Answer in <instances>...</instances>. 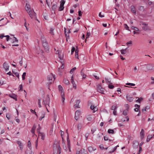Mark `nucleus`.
I'll use <instances>...</instances> for the list:
<instances>
[{"label": "nucleus", "mask_w": 154, "mask_h": 154, "mask_svg": "<svg viewBox=\"0 0 154 154\" xmlns=\"http://www.w3.org/2000/svg\"><path fill=\"white\" fill-rule=\"evenodd\" d=\"M58 150H59V154H60L61 153V148L60 147V145H59L58 146Z\"/></svg>", "instance_id": "obj_57"}, {"label": "nucleus", "mask_w": 154, "mask_h": 154, "mask_svg": "<svg viewBox=\"0 0 154 154\" xmlns=\"http://www.w3.org/2000/svg\"><path fill=\"white\" fill-rule=\"evenodd\" d=\"M40 101H41V99H38V104L39 107H41Z\"/></svg>", "instance_id": "obj_59"}, {"label": "nucleus", "mask_w": 154, "mask_h": 154, "mask_svg": "<svg viewBox=\"0 0 154 154\" xmlns=\"http://www.w3.org/2000/svg\"><path fill=\"white\" fill-rule=\"evenodd\" d=\"M41 127L40 126V125H38V128L37 129V132H38L39 133L40 132V129H41Z\"/></svg>", "instance_id": "obj_48"}, {"label": "nucleus", "mask_w": 154, "mask_h": 154, "mask_svg": "<svg viewBox=\"0 0 154 154\" xmlns=\"http://www.w3.org/2000/svg\"><path fill=\"white\" fill-rule=\"evenodd\" d=\"M63 82L67 85H68L69 84V81L66 79H64L63 80Z\"/></svg>", "instance_id": "obj_31"}, {"label": "nucleus", "mask_w": 154, "mask_h": 154, "mask_svg": "<svg viewBox=\"0 0 154 154\" xmlns=\"http://www.w3.org/2000/svg\"><path fill=\"white\" fill-rule=\"evenodd\" d=\"M117 148V146L115 147L113 149V150L111 151H109V153H110L113 152H114L115 151V150H116Z\"/></svg>", "instance_id": "obj_55"}, {"label": "nucleus", "mask_w": 154, "mask_h": 154, "mask_svg": "<svg viewBox=\"0 0 154 154\" xmlns=\"http://www.w3.org/2000/svg\"><path fill=\"white\" fill-rule=\"evenodd\" d=\"M31 143L30 142V141L29 140L28 141V143H27V146L30 149H31Z\"/></svg>", "instance_id": "obj_34"}, {"label": "nucleus", "mask_w": 154, "mask_h": 154, "mask_svg": "<svg viewBox=\"0 0 154 154\" xmlns=\"http://www.w3.org/2000/svg\"><path fill=\"white\" fill-rule=\"evenodd\" d=\"M66 29L65 28H64V32H65V35H66V37L67 38V37H69V35L68 34H66Z\"/></svg>", "instance_id": "obj_60"}, {"label": "nucleus", "mask_w": 154, "mask_h": 154, "mask_svg": "<svg viewBox=\"0 0 154 154\" xmlns=\"http://www.w3.org/2000/svg\"><path fill=\"white\" fill-rule=\"evenodd\" d=\"M131 28L132 29H134L135 31H140L138 28H137V27H135L132 26L131 27Z\"/></svg>", "instance_id": "obj_35"}, {"label": "nucleus", "mask_w": 154, "mask_h": 154, "mask_svg": "<svg viewBox=\"0 0 154 154\" xmlns=\"http://www.w3.org/2000/svg\"><path fill=\"white\" fill-rule=\"evenodd\" d=\"M82 127V125L81 124H78L77 126V128L78 130L80 129Z\"/></svg>", "instance_id": "obj_46"}, {"label": "nucleus", "mask_w": 154, "mask_h": 154, "mask_svg": "<svg viewBox=\"0 0 154 154\" xmlns=\"http://www.w3.org/2000/svg\"><path fill=\"white\" fill-rule=\"evenodd\" d=\"M147 137L148 138V139H151L153 137V136H152V135H148L147 136Z\"/></svg>", "instance_id": "obj_64"}, {"label": "nucleus", "mask_w": 154, "mask_h": 154, "mask_svg": "<svg viewBox=\"0 0 154 154\" xmlns=\"http://www.w3.org/2000/svg\"><path fill=\"white\" fill-rule=\"evenodd\" d=\"M50 99L49 98V95L48 94L46 96V97L45 100H44L43 101V102L44 104L46 106V105H48L49 106V104L50 103Z\"/></svg>", "instance_id": "obj_2"}, {"label": "nucleus", "mask_w": 154, "mask_h": 154, "mask_svg": "<svg viewBox=\"0 0 154 154\" xmlns=\"http://www.w3.org/2000/svg\"><path fill=\"white\" fill-rule=\"evenodd\" d=\"M144 130L143 129H142L141 131L140 132V137L142 139H143V138L144 136Z\"/></svg>", "instance_id": "obj_15"}, {"label": "nucleus", "mask_w": 154, "mask_h": 154, "mask_svg": "<svg viewBox=\"0 0 154 154\" xmlns=\"http://www.w3.org/2000/svg\"><path fill=\"white\" fill-rule=\"evenodd\" d=\"M17 143L20 149L21 150H22L23 148V145L22 142L20 141H17Z\"/></svg>", "instance_id": "obj_7"}, {"label": "nucleus", "mask_w": 154, "mask_h": 154, "mask_svg": "<svg viewBox=\"0 0 154 154\" xmlns=\"http://www.w3.org/2000/svg\"><path fill=\"white\" fill-rule=\"evenodd\" d=\"M3 66L6 71H7L9 69V66L7 63L5 62L3 64Z\"/></svg>", "instance_id": "obj_8"}, {"label": "nucleus", "mask_w": 154, "mask_h": 154, "mask_svg": "<svg viewBox=\"0 0 154 154\" xmlns=\"http://www.w3.org/2000/svg\"><path fill=\"white\" fill-rule=\"evenodd\" d=\"M38 136H40L41 137V139L44 140L45 138V135L44 133H39Z\"/></svg>", "instance_id": "obj_17"}, {"label": "nucleus", "mask_w": 154, "mask_h": 154, "mask_svg": "<svg viewBox=\"0 0 154 154\" xmlns=\"http://www.w3.org/2000/svg\"><path fill=\"white\" fill-rule=\"evenodd\" d=\"M75 58H77L78 59H79V56H78V52L79 51L78 49H76L75 51Z\"/></svg>", "instance_id": "obj_22"}, {"label": "nucleus", "mask_w": 154, "mask_h": 154, "mask_svg": "<svg viewBox=\"0 0 154 154\" xmlns=\"http://www.w3.org/2000/svg\"><path fill=\"white\" fill-rule=\"evenodd\" d=\"M4 20V18H2L0 20V26H4L6 24V23L4 22L3 20Z\"/></svg>", "instance_id": "obj_16"}, {"label": "nucleus", "mask_w": 154, "mask_h": 154, "mask_svg": "<svg viewBox=\"0 0 154 154\" xmlns=\"http://www.w3.org/2000/svg\"><path fill=\"white\" fill-rule=\"evenodd\" d=\"M126 49L127 48L124 49H122L120 51L121 53L122 54H124L126 53Z\"/></svg>", "instance_id": "obj_29"}, {"label": "nucleus", "mask_w": 154, "mask_h": 154, "mask_svg": "<svg viewBox=\"0 0 154 154\" xmlns=\"http://www.w3.org/2000/svg\"><path fill=\"white\" fill-rule=\"evenodd\" d=\"M29 24H26V22L25 23L24 25L26 27V29L27 31H28V28H27V26L29 25Z\"/></svg>", "instance_id": "obj_50"}, {"label": "nucleus", "mask_w": 154, "mask_h": 154, "mask_svg": "<svg viewBox=\"0 0 154 154\" xmlns=\"http://www.w3.org/2000/svg\"><path fill=\"white\" fill-rule=\"evenodd\" d=\"M117 107H118L116 105L112 106L111 107V109L112 110H116Z\"/></svg>", "instance_id": "obj_32"}, {"label": "nucleus", "mask_w": 154, "mask_h": 154, "mask_svg": "<svg viewBox=\"0 0 154 154\" xmlns=\"http://www.w3.org/2000/svg\"><path fill=\"white\" fill-rule=\"evenodd\" d=\"M57 7V5H56V4L53 5L52 7V10L54 11L56 9Z\"/></svg>", "instance_id": "obj_26"}, {"label": "nucleus", "mask_w": 154, "mask_h": 154, "mask_svg": "<svg viewBox=\"0 0 154 154\" xmlns=\"http://www.w3.org/2000/svg\"><path fill=\"white\" fill-rule=\"evenodd\" d=\"M75 51V48L74 47H72V49H71V54H73V52H74V51Z\"/></svg>", "instance_id": "obj_47"}, {"label": "nucleus", "mask_w": 154, "mask_h": 154, "mask_svg": "<svg viewBox=\"0 0 154 154\" xmlns=\"http://www.w3.org/2000/svg\"><path fill=\"white\" fill-rule=\"evenodd\" d=\"M80 102V100H77L76 101L75 104L74 105V107L75 108H79V104Z\"/></svg>", "instance_id": "obj_5"}, {"label": "nucleus", "mask_w": 154, "mask_h": 154, "mask_svg": "<svg viewBox=\"0 0 154 154\" xmlns=\"http://www.w3.org/2000/svg\"><path fill=\"white\" fill-rule=\"evenodd\" d=\"M100 90H101V91H98V92L101 93L103 94L104 92V89L103 88H100Z\"/></svg>", "instance_id": "obj_51"}, {"label": "nucleus", "mask_w": 154, "mask_h": 154, "mask_svg": "<svg viewBox=\"0 0 154 154\" xmlns=\"http://www.w3.org/2000/svg\"><path fill=\"white\" fill-rule=\"evenodd\" d=\"M36 125H34L32 127V128L31 130V132L32 133V134H34V133H35V130L36 129Z\"/></svg>", "instance_id": "obj_18"}, {"label": "nucleus", "mask_w": 154, "mask_h": 154, "mask_svg": "<svg viewBox=\"0 0 154 154\" xmlns=\"http://www.w3.org/2000/svg\"><path fill=\"white\" fill-rule=\"evenodd\" d=\"M42 44L45 50L47 52H48L49 51V48L48 43L47 42L43 43Z\"/></svg>", "instance_id": "obj_3"}, {"label": "nucleus", "mask_w": 154, "mask_h": 154, "mask_svg": "<svg viewBox=\"0 0 154 154\" xmlns=\"http://www.w3.org/2000/svg\"><path fill=\"white\" fill-rule=\"evenodd\" d=\"M41 39L42 41V44L43 43L47 42L44 36H42L41 37Z\"/></svg>", "instance_id": "obj_23"}, {"label": "nucleus", "mask_w": 154, "mask_h": 154, "mask_svg": "<svg viewBox=\"0 0 154 154\" xmlns=\"http://www.w3.org/2000/svg\"><path fill=\"white\" fill-rule=\"evenodd\" d=\"M126 85H127L131 86H135V84L131 83H127L126 84Z\"/></svg>", "instance_id": "obj_45"}, {"label": "nucleus", "mask_w": 154, "mask_h": 154, "mask_svg": "<svg viewBox=\"0 0 154 154\" xmlns=\"http://www.w3.org/2000/svg\"><path fill=\"white\" fill-rule=\"evenodd\" d=\"M105 81L107 83H109L110 84H112V83L111 82V80L108 79L107 78H105Z\"/></svg>", "instance_id": "obj_30"}, {"label": "nucleus", "mask_w": 154, "mask_h": 154, "mask_svg": "<svg viewBox=\"0 0 154 154\" xmlns=\"http://www.w3.org/2000/svg\"><path fill=\"white\" fill-rule=\"evenodd\" d=\"M13 73L15 75L17 76L18 79H19V74L17 72H15L13 71H12Z\"/></svg>", "instance_id": "obj_38"}, {"label": "nucleus", "mask_w": 154, "mask_h": 154, "mask_svg": "<svg viewBox=\"0 0 154 154\" xmlns=\"http://www.w3.org/2000/svg\"><path fill=\"white\" fill-rule=\"evenodd\" d=\"M80 114L81 112L79 110H78L76 111L75 117V119L76 120H77L79 119L80 116Z\"/></svg>", "instance_id": "obj_4"}, {"label": "nucleus", "mask_w": 154, "mask_h": 154, "mask_svg": "<svg viewBox=\"0 0 154 154\" xmlns=\"http://www.w3.org/2000/svg\"><path fill=\"white\" fill-rule=\"evenodd\" d=\"M9 36L8 35H4L3 34H1L0 35V38L2 39L4 37H6V40L7 41H8L10 38Z\"/></svg>", "instance_id": "obj_13"}, {"label": "nucleus", "mask_w": 154, "mask_h": 154, "mask_svg": "<svg viewBox=\"0 0 154 154\" xmlns=\"http://www.w3.org/2000/svg\"><path fill=\"white\" fill-rule=\"evenodd\" d=\"M53 78V75L52 73H51V74H50L48 76L47 79L49 81L52 80Z\"/></svg>", "instance_id": "obj_20"}, {"label": "nucleus", "mask_w": 154, "mask_h": 154, "mask_svg": "<svg viewBox=\"0 0 154 154\" xmlns=\"http://www.w3.org/2000/svg\"><path fill=\"white\" fill-rule=\"evenodd\" d=\"M138 8L139 11H143L144 10V7L143 6H138Z\"/></svg>", "instance_id": "obj_28"}, {"label": "nucleus", "mask_w": 154, "mask_h": 154, "mask_svg": "<svg viewBox=\"0 0 154 154\" xmlns=\"http://www.w3.org/2000/svg\"><path fill=\"white\" fill-rule=\"evenodd\" d=\"M67 146L68 147V148H69V147H70V141H69L67 140Z\"/></svg>", "instance_id": "obj_58"}, {"label": "nucleus", "mask_w": 154, "mask_h": 154, "mask_svg": "<svg viewBox=\"0 0 154 154\" xmlns=\"http://www.w3.org/2000/svg\"><path fill=\"white\" fill-rule=\"evenodd\" d=\"M125 28L127 30L130 31V30L129 29V27L127 24H124Z\"/></svg>", "instance_id": "obj_43"}, {"label": "nucleus", "mask_w": 154, "mask_h": 154, "mask_svg": "<svg viewBox=\"0 0 154 154\" xmlns=\"http://www.w3.org/2000/svg\"><path fill=\"white\" fill-rule=\"evenodd\" d=\"M128 110H125L123 111V114L125 116H126L127 114Z\"/></svg>", "instance_id": "obj_36"}, {"label": "nucleus", "mask_w": 154, "mask_h": 154, "mask_svg": "<svg viewBox=\"0 0 154 154\" xmlns=\"http://www.w3.org/2000/svg\"><path fill=\"white\" fill-rule=\"evenodd\" d=\"M25 9L31 18L35 19L36 18V13L33 9H31L30 5L27 3L26 4Z\"/></svg>", "instance_id": "obj_1"}, {"label": "nucleus", "mask_w": 154, "mask_h": 154, "mask_svg": "<svg viewBox=\"0 0 154 154\" xmlns=\"http://www.w3.org/2000/svg\"><path fill=\"white\" fill-rule=\"evenodd\" d=\"M90 35H91V33L90 32H87V34L86 35V38L85 40V42H86L87 39L89 38V37Z\"/></svg>", "instance_id": "obj_25"}, {"label": "nucleus", "mask_w": 154, "mask_h": 154, "mask_svg": "<svg viewBox=\"0 0 154 154\" xmlns=\"http://www.w3.org/2000/svg\"><path fill=\"white\" fill-rule=\"evenodd\" d=\"M19 91H23V85L22 84L20 85L19 86Z\"/></svg>", "instance_id": "obj_49"}, {"label": "nucleus", "mask_w": 154, "mask_h": 154, "mask_svg": "<svg viewBox=\"0 0 154 154\" xmlns=\"http://www.w3.org/2000/svg\"><path fill=\"white\" fill-rule=\"evenodd\" d=\"M113 113L114 115H117L116 110H113Z\"/></svg>", "instance_id": "obj_63"}, {"label": "nucleus", "mask_w": 154, "mask_h": 154, "mask_svg": "<svg viewBox=\"0 0 154 154\" xmlns=\"http://www.w3.org/2000/svg\"><path fill=\"white\" fill-rule=\"evenodd\" d=\"M58 88L60 94H62V93H64L63 91V88L61 85H59L58 86Z\"/></svg>", "instance_id": "obj_10"}, {"label": "nucleus", "mask_w": 154, "mask_h": 154, "mask_svg": "<svg viewBox=\"0 0 154 154\" xmlns=\"http://www.w3.org/2000/svg\"><path fill=\"white\" fill-rule=\"evenodd\" d=\"M92 118L91 117V116L90 115L88 116L87 117V119L88 121H91L92 120Z\"/></svg>", "instance_id": "obj_33"}, {"label": "nucleus", "mask_w": 154, "mask_h": 154, "mask_svg": "<svg viewBox=\"0 0 154 154\" xmlns=\"http://www.w3.org/2000/svg\"><path fill=\"white\" fill-rule=\"evenodd\" d=\"M82 13L81 11H78V14L79 16L81 17L82 16Z\"/></svg>", "instance_id": "obj_62"}, {"label": "nucleus", "mask_w": 154, "mask_h": 154, "mask_svg": "<svg viewBox=\"0 0 154 154\" xmlns=\"http://www.w3.org/2000/svg\"><path fill=\"white\" fill-rule=\"evenodd\" d=\"M139 145V143L136 140L133 141V146L134 148H137Z\"/></svg>", "instance_id": "obj_9"}, {"label": "nucleus", "mask_w": 154, "mask_h": 154, "mask_svg": "<svg viewBox=\"0 0 154 154\" xmlns=\"http://www.w3.org/2000/svg\"><path fill=\"white\" fill-rule=\"evenodd\" d=\"M9 96L11 97L14 99L16 101L17 100V96L16 95L14 94H10L9 95Z\"/></svg>", "instance_id": "obj_11"}, {"label": "nucleus", "mask_w": 154, "mask_h": 154, "mask_svg": "<svg viewBox=\"0 0 154 154\" xmlns=\"http://www.w3.org/2000/svg\"><path fill=\"white\" fill-rule=\"evenodd\" d=\"M97 91H101V90H100V88H101L102 87L101 86V85H97Z\"/></svg>", "instance_id": "obj_27"}, {"label": "nucleus", "mask_w": 154, "mask_h": 154, "mask_svg": "<svg viewBox=\"0 0 154 154\" xmlns=\"http://www.w3.org/2000/svg\"><path fill=\"white\" fill-rule=\"evenodd\" d=\"M103 135V134L100 132L99 133H98L97 135V137L98 138H100L101 137H102Z\"/></svg>", "instance_id": "obj_44"}, {"label": "nucleus", "mask_w": 154, "mask_h": 154, "mask_svg": "<svg viewBox=\"0 0 154 154\" xmlns=\"http://www.w3.org/2000/svg\"><path fill=\"white\" fill-rule=\"evenodd\" d=\"M90 108L91 109L93 110V113H94L98 110L97 107L96 106H95L94 105H91L90 106Z\"/></svg>", "instance_id": "obj_6"}, {"label": "nucleus", "mask_w": 154, "mask_h": 154, "mask_svg": "<svg viewBox=\"0 0 154 154\" xmlns=\"http://www.w3.org/2000/svg\"><path fill=\"white\" fill-rule=\"evenodd\" d=\"M53 30L54 29L51 28L50 31V33L52 35H54Z\"/></svg>", "instance_id": "obj_54"}, {"label": "nucleus", "mask_w": 154, "mask_h": 154, "mask_svg": "<svg viewBox=\"0 0 154 154\" xmlns=\"http://www.w3.org/2000/svg\"><path fill=\"white\" fill-rule=\"evenodd\" d=\"M142 28L145 31L147 30L148 29V27L147 26H144Z\"/></svg>", "instance_id": "obj_52"}, {"label": "nucleus", "mask_w": 154, "mask_h": 154, "mask_svg": "<svg viewBox=\"0 0 154 154\" xmlns=\"http://www.w3.org/2000/svg\"><path fill=\"white\" fill-rule=\"evenodd\" d=\"M126 98L127 100L129 102H131L133 100V98L129 95H127Z\"/></svg>", "instance_id": "obj_12"}, {"label": "nucleus", "mask_w": 154, "mask_h": 154, "mask_svg": "<svg viewBox=\"0 0 154 154\" xmlns=\"http://www.w3.org/2000/svg\"><path fill=\"white\" fill-rule=\"evenodd\" d=\"M131 11L134 14H136V11L135 10V8L134 6L131 5Z\"/></svg>", "instance_id": "obj_14"}, {"label": "nucleus", "mask_w": 154, "mask_h": 154, "mask_svg": "<svg viewBox=\"0 0 154 154\" xmlns=\"http://www.w3.org/2000/svg\"><path fill=\"white\" fill-rule=\"evenodd\" d=\"M125 106L126 107V110H129V106L128 104H125Z\"/></svg>", "instance_id": "obj_53"}, {"label": "nucleus", "mask_w": 154, "mask_h": 154, "mask_svg": "<svg viewBox=\"0 0 154 154\" xmlns=\"http://www.w3.org/2000/svg\"><path fill=\"white\" fill-rule=\"evenodd\" d=\"M76 69V68L75 67H74L73 68L71 69L70 71V73L71 74Z\"/></svg>", "instance_id": "obj_41"}, {"label": "nucleus", "mask_w": 154, "mask_h": 154, "mask_svg": "<svg viewBox=\"0 0 154 154\" xmlns=\"http://www.w3.org/2000/svg\"><path fill=\"white\" fill-rule=\"evenodd\" d=\"M6 117L9 120L10 119V116L9 114H7L6 115Z\"/></svg>", "instance_id": "obj_61"}, {"label": "nucleus", "mask_w": 154, "mask_h": 154, "mask_svg": "<svg viewBox=\"0 0 154 154\" xmlns=\"http://www.w3.org/2000/svg\"><path fill=\"white\" fill-rule=\"evenodd\" d=\"M108 88L110 89H113L114 88V86L113 85H112V84H109L108 85Z\"/></svg>", "instance_id": "obj_39"}, {"label": "nucleus", "mask_w": 154, "mask_h": 154, "mask_svg": "<svg viewBox=\"0 0 154 154\" xmlns=\"http://www.w3.org/2000/svg\"><path fill=\"white\" fill-rule=\"evenodd\" d=\"M142 99V98H139L136 101V102H138L139 103H140V102L141 101Z\"/></svg>", "instance_id": "obj_56"}, {"label": "nucleus", "mask_w": 154, "mask_h": 154, "mask_svg": "<svg viewBox=\"0 0 154 154\" xmlns=\"http://www.w3.org/2000/svg\"><path fill=\"white\" fill-rule=\"evenodd\" d=\"M63 6L64 5H63V4H60V7H59L58 9V11H63L64 8Z\"/></svg>", "instance_id": "obj_24"}, {"label": "nucleus", "mask_w": 154, "mask_h": 154, "mask_svg": "<svg viewBox=\"0 0 154 154\" xmlns=\"http://www.w3.org/2000/svg\"><path fill=\"white\" fill-rule=\"evenodd\" d=\"M84 69V68H83L81 71V74L82 76L83 79H85L86 78V75L84 73V72H83V71Z\"/></svg>", "instance_id": "obj_19"}, {"label": "nucleus", "mask_w": 154, "mask_h": 154, "mask_svg": "<svg viewBox=\"0 0 154 154\" xmlns=\"http://www.w3.org/2000/svg\"><path fill=\"white\" fill-rule=\"evenodd\" d=\"M140 25L144 26H147L148 24L143 22H140Z\"/></svg>", "instance_id": "obj_40"}, {"label": "nucleus", "mask_w": 154, "mask_h": 154, "mask_svg": "<svg viewBox=\"0 0 154 154\" xmlns=\"http://www.w3.org/2000/svg\"><path fill=\"white\" fill-rule=\"evenodd\" d=\"M108 132L109 134H113L114 131L113 130L109 129L108 130Z\"/></svg>", "instance_id": "obj_37"}, {"label": "nucleus", "mask_w": 154, "mask_h": 154, "mask_svg": "<svg viewBox=\"0 0 154 154\" xmlns=\"http://www.w3.org/2000/svg\"><path fill=\"white\" fill-rule=\"evenodd\" d=\"M61 97V98H62V101L63 103L64 100H65V96L64 94V93H62V94H60Z\"/></svg>", "instance_id": "obj_21"}, {"label": "nucleus", "mask_w": 154, "mask_h": 154, "mask_svg": "<svg viewBox=\"0 0 154 154\" xmlns=\"http://www.w3.org/2000/svg\"><path fill=\"white\" fill-rule=\"evenodd\" d=\"M26 72H24L23 73L22 75V79L23 80H24L25 79V77L26 75Z\"/></svg>", "instance_id": "obj_42"}]
</instances>
